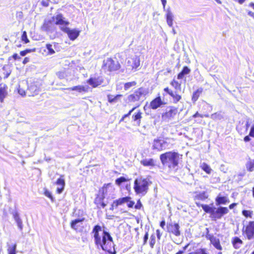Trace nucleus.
<instances>
[{"mask_svg":"<svg viewBox=\"0 0 254 254\" xmlns=\"http://www.w3.org/2000/svg\"><path fill=\"white\" fill-rule=\"evenodd\" d=\"M101 231L102 229L99 225H95L92 229L91 233L93 234L95 245L98 248H101L109 254H116L112 237L109 233L106 231H103L102 235H100Z\"/></svg>","mask_w":254,"mask_h":254,"instance_id":"nucleus-1","label":"nucleus"},{"mask_svg":"<svg viewBox=\"0 0 254 254\" xmlns=\"http://www.w3.org/2000/svg\"><path fill=\"white\" fill-rule=\"evenodd\" d=\"M148 93V90L145 88L140 87L135 90L132 93L128 95L125 99L127 103H135V106L133 107L127 114L124 115L120 120L125 121L129 117L134 110L140 106L139 102H142L145 98Z\"/></svg>","mask_w":254,"mask_h":254,"instance_id":"nucleus-2","label":"nucleus"},{"mask_svg":"<svg viewBox=\"0 0 254 254\" xmlns=\"http://www.w3.org/2000/svg\"><path fill=\"white\" fill-rule=\"evenodd\" d=\"M195 204L197 207H201L206 213L209 214L211 219L214 221L220 219L229 212V209L227 207H216L213 203L210 205L200 204L199 202H196Z\"/></svg>","mask_w":254,"mask_h":254,"instance_id":"nucleus-3","label":"nucleus"},{"mask_svg":"<svg viewBox=\"0 0 254 254\" xmlns=\"http://www.w3.org/2000/svg\"><path fill=\"white\" fill-rule=\"evenodd\" d=\"M182 155L175 151H167L160 155V159L163 166L169 170L177 168L182 159Z\"/></svg>","mask_w":254,"mask_h":254,"instance_id":"nucleus-4","label":"nucleus"},{"mask_svg":"<svg viewBox=\"0 0 254 254\" xmlns=\"http://www.w3.org/2000/svg\"><path fill=\"white\" fill-rule=\"evenodd\" d=\"M125 203H127V207L128 208H132L134 206L135 209L139 210L143 207L140 199L137 200L136 204L134 205L135 202L133 200H131V197L129 196H127L114 200L111 205L110 209L113 210L116 209L119 206L122 205Z\"/></svg>","mask_w":254,"mask_h":254,"instance_id":"nucleus-5","label":"nucleus"},{"mask_svg":"<svg viewBox=\"0 0 254 254\" xmlns=\"http://www.w3.org/2000/svg\"><path fill=\"white\" fill-rule=\"evenodd\" d=\"M149 185L146 179L138 178L134 181L133 189L136 194L145 195L148 191Z\"/></svg>","mask_w":254,"mask_h":254,"instance_id":"nucleus-6","label":"nucleus"},{"mask_svg":"<svg viewBox=\"0 0 254 254\" xmlns=\"http://www.w3.org/2000/svg\"><path fill=\"white\" fill-rule=\"evenodd\" d=\"M242 232L243 235L248 240L254 239V221H249L243 225Z\"/></svg>","mask_w":254,"mask_h":254,"instance_id":"nucleus-7","label":"nucleus"},{"mask_svg":"<svg viewBox=\"0 0 254 254\" xmlns=\"http://www.w3.org/2000/svg\"><path fill=\"white\" fill-rule=\"evenodd\" d=\"M121 67L120 64L118 61H115L111 58H107L104 60L102 68L109 71H116Z\"/></svg>","mask_w":254,"mask_h":254,"instance_id":"nucleus-8","label":"nucleus"},{"mask_svg":"<svg viewBox=\"0 0 254 254\" xmlns=\"http://www.w3.org/2000/svg\"><path fill=\"white\" fill-rule=\"evenodd\" d=\"M42 82L40 81H36L32 82L28 86L27 92L30 93L29 96L37 95L41 91Z\"/></svg>","mask_w":254,"mask_h":254,"instance_id":"nucleus-9","label":"nucleus"},{"mask_svg":"<svg viewBox=\"0 0 254 254\" xmlns=\"http://www.w3.org/2000/svg\"><path fill=\"white\" fill-rule=\"evenodd\" d=\"M180 227L178 223L170 222L167 225V231L170 235H173L176 237L181 235V232Z\"/></svg>","mask_w":254,"mask_h":254,"instance_id":"nucleus-10","label":"nucleus"},{"mask_svg":"<svg viewBox=\"0 0 254 254\" xmlns=\"http://www.w3.org/2000/svg\"><path fill=\"white\" fill-rule=\"evenodd\" d=\"M206 230L207 232L205 235L206 238L210 241L211 244H212L215 249L221 251L222 250V247L221 245L220 240L213 235L209 234L208 228L206 229Z\"/></svg>","mask_w":254,"mask_h":254,"instance_id":"nucleus-11","label":"nucleus"},{"mask_svg":"<svg viewBox=\"0 0 254 254\" xmlns=\"http://www.w3.org/2000/svg\"><path fill=\"white\" fill-rule=\"evenodd\" d=\"M54 20H55V24L59 25L60 29L62 30V27L64 28L67 27L69 22L65 19L63 15L59 13L52 17Z\"/></svg>","mask_w":254,"mask_h":254,"instance_id":"nucleus-12","label":"nucleus"},{"mask_svg":"<svg viewBox=\"0 0 254 254\" xmlns=\"http://www.w3.org/2000/svg\"><path fill=\"white\" fill-rule=\"evenodd\" d=\"M62 31L66 33L68 38L71 41L75 40L79 36L80 32L76 29H70L68 27L65 28L62 27Z\"/></svg>","mask_w":254,"mask_h":254,"instance_id":"nucleus-13","label":"nucleus"},{"mask_svg":"<svg viewBox=\"0 0 254 254\" xmlns=\"http://www.w3.org/2000/svg\"><path fill=\"white\" fill-rule=\"evenodd\" d=\"M84 220V218L73 220L70 222V226L76 232L82 231L84 228V226L82 225V222Z\"/></svg>","mask_w":254,"mask_h":254,"instance_id":"nucleus-14","label":"nucleus"},{"mask_svg":"<svg viewBox=\"0 0 254 254\" xmlns=\"http://www.w3.org/2000/svg\"><path fill=\"white\" fill-rule=\"evenodd\" d=\"M140 65V59L138 57L134 56L127 60V66L128 69H136Z\"/></svg>","mask_w":254,"mask_h":254,"instance_id":"nucleus-15","label":"nucleus"},{"mask_svg":"<svg viewBox=\"0 0 254 254\" xmlns=\"http://www.w3.org/2000/svg\"><path fill=\"white\" fill-rule=\"evenodd\" d=\"M105 196L101 194H97L94 199V203L98 209L104 208L107 206L104 199Z\"/></svg>","mask_w":254,"mask_h":254,"instance_id":"nucleus-16","label":"nucleus"},{"mask_svg":"<svg viewBox=\"0 0 254 254\" xmlns=\"http://www.w3.org/2000/svg\"><path fill=\"white\" fill-rule=\"evenodd\" d=\"M114 190L115 188L113 185L112 183H109L104 184L99 191L101 192V194L104 195V196H105L106 195H107L109 193L114 192Z\"/></svg>","mask_w":254,"mask_h":254,"instance_id":"nucleus-17","label":"nucleus"},{"mask_svg":"<svg viewBox=\"0 0 254 254\" xmlns=\"http://www.w3.org/2000/svg\"><path fill=\"white\" fill-rule=\"evenodd\" d=\"M55 184L57 186H60V187H58L57 188L56 190V193L58 194H61L64 191L65 185L64 176L63 175H61L60 178L57 180Z\"/></svg>","mask_w":254,"mask_h":254,"instance_id":"nucleus-18","label":"nucleus"},{"mask_svg":"<svg viewBox=\"0 0 254 254\" xmlns=\"http://www.w3.org/2000/svg\"><path fill=\"white\" fill-rule=\"evenodd\" d=\"M104 79L101 76L90 77L87 80V83L93 87L95 88L102 84Z\"/></svg>","mask_w":254,"mask_h":254,"instance_id":"nucleus-19","label":"nucleus"},{"mask_svg":"<svg viewBox=\"0 0 254 254\" xmlns=\"http://www.w3.org/2000/svg\"><path fill=\"white\" fill-rule=\"evenodd\" d=\"M42 29L43 31H45L47 32H53L55 31V27L51 20H48L45 21L43 26H42Z\"/></svg>","mask_w":254,"mask_h":254,"instance_id":"nucleus-20","label":"nucleus"},{"mask_svg":"<svg viewBox=\"0 0 254 254\" xmlns=\"http://www.w3.org/2000/svg\"><path fill=\"white\" fill-rule=\"evenodd\" d=\"M8 87L6 84H0V102L3 103L4 99L7 96Z\"/></svg>","mask_w":254,"mask_h":254,"instance_id":"nucleus-21","label":"nucleus"},{"mask_svg":"<svg viewBox=\"0 0 254 254\" xmlns=\"http://www.w3.org/2000/svg\"><path fill=\"white\" fill-rule=\"evenodd\" d=\"M215 202L217 205L221 204H226L229 202V199L226 196L221 195L219 194L215 198Z\"/></svg>","mask_w":254,"mask_h":254,"instance_id":"nucleus-22","label":"nucleus"},{"mask_svg":"<svg viewBox=\"0 0 254 254\" xmlns=\"http://www.w3.org/2000/svg\"><path fill=\"white\" fill-rule=\"evenodd\" d=\"M164 102L162 101L160 97H158L153 100L150 103V106L153 109H156L158 107L164 105Z\"/></svg>","mask_w":254,"mask_h":254,"instance_id":"nucleus-23","label":"nucleus"},{"mask_svg":"<svg viewBox=\"0 0 254 254\" xmlns=\"http://www.w3.org/2000/svg\"><path fill=\"white\" fill-rule=\"evenodd\" d=\"M231 243L235 249H239L243 244V241L238 237H234L231 239Z\"/></svg>","mask_w":254,"mask_h":254,"instance_id":"nucleus-24","label":"nucleus"},{"mask_svg":"<svg viewBox=\"0 0 254 254\" xmlns=\"http://www.w3.org/2000/svg\"><path fill=\"white\" fill-rule=\"evenodd\" d=\"M208 198V195L206 191H203L196 193L195 195L193 196L194 200H205Z\"/></svg>","mask_w":254,"mask_h":254,"instance_id":"nucleus-25","label":"nucleus"},{"mask_svg":"<svg viewBox=\"0 0 254 254\" xmlns=\"http://www.w3.org/2000/svg\"><path fill=\"white\" fill-rule=\"evenodd\" d=\"M142 113L140 111H138L137 113H135L132 116V121L135 123L134 125L135 126H140V120L142 118L141 117Z\"/></svg>","mask_w":254,"mask_h":254,"instance_id":"nucleus-26","label":"nucleus"},{"mask_svg":"<svg viewBox=\"0 0 254 254\" xmlns=\"http://www.w3.org/2000/svg\"><path fill=\"white\" fill-rule=\"evenodd\" d=\"M141 164L145 167H154L155 166V160L153 158L149 159H143L140 161Z\"/></svg>","mask_w":254,"mask_h":254,"instance_id":"nucleus-27","label":"nucleus"},{"mask_svg":"<svg viewBox=\"0 0 254 254\" xmlns=\"http://www.w3.org/2000/svg\"><path fill=\"white\" fill-rule=\"evenodd\" d=\"M190 68H189L187 66H185L182 71L179 73V74L177 75V78L178 79H183L185 75H188L190 73Z\"/></svg>","mask_w":254,"mask_h":254,"instance_id":"nucleus-28","label":"nucleus"},{"mask_svg":"<svg viewBox=\"0 0 254 254\" xmlns=\"http://www.w3.org/2000/svg\"><path fill=\"white\" fill-rule=\"evenodd\" d=\"M123 95L121 94H118L116 96L109 94L107 95L108 101L111 104L116 103L120 100V98Z\"/></svg>","mask_w":254,"mask_h":254,"instance_id":"nucleus-29","label":"nucleus"},{"mask_svg":"<svg viewBox=\"0 0 254 254\" xmlns=\"http://www.w3.org/2000/svg\"><path fill=\"white\" fill-rule=\"evenodd\" d=\"M63 89L64 90H71V91H77L79 92H86L87 88H86L84 86L82 85H77L75 86L72 87L67 88H63Z\"/></svg>","mask_w":254,"mask_h":254,"instance_id":"nucleus-30","label":"nucleus"},{"mask_svg":"<svg viewBox=\"0 0 254 254\" xmlns=\"http://www.w3.org/2000/svg\"><path fill=\"white\" fill-rule=\"evenodd\" d=\"M16 247L17 244L16 243L8 244L7 249V254H16Z\"/></svg>","mask_w":254,"mask_h":254,"instance_id":"nucleus-31","label":"nucleus"},{"mask_svg":"<svg viewBox=\"0 0 254 254\" xmlns=\"http://www.w3.org/2000/svg\"><path fill=\"white\" fill-rule=\"evenodd\" d=\"M202 91L203 89L200 87L198 88L195 91H194L193 93L191 100L193 103L195 102L198 100L200 95L202 92Z\"/></svg>","mask_w":254,"mask_h":254,"instance_id":"nucleus-32","label":"nucleus"},{"mask_svg":"<svg viewBox=\"0 0 254 254\" xmlns=\"http://www.w3.org/2000/svg\"><path fill=\"white\" fill-rule=\"evenodd\" d=\"M162 143L159 139H155L152 145V149L160 151L162 149Z\"/></svg>","mask_w":254,"mask_h":254,"instance_id":"nucleus-33","label":"nucleus"},{"mask_svg":"<svg viewBox=\"0 0 254 254\" xmlns=\"http://www.w3.org/2000/svg\"><path fill=\"white\" fill-rule=\"evenodd\" d=\"M246 167L248 172L254 171V159L249 158L246 164Z\"/></svg>","mask_w":254,"mask_h":254,"instance_id":"nucleus-34","label":"nucleus"},{"mask_svg":"<svg viewBox=\"0 0 254 254\" xmlns=\"http://www.w3.org/2000/svg\"><path fill=\"white\" fill-rule=\"evenodd\" d=\"M173 15L170 10L168 9L166 14V20L168 25L170 27H172L173 25Z\"/></svg>","mask_w":254,"mask_h":254,"instance_id":"nucleus-35","label":"nucleus"},{"mask_svg":"<svg viewBox=\"0 0 254 254\" xmlns=\"http://www.w3.org/2000/svg\"><path fill=\"white\" fill-rule=\"evenodd\" d=\"M2 69L3 71V74L5 75L4 78H7L11 73L9 65L7 64L4 65L2 68Z\"/></svg>","mask_w":254,"mask_h":254,"instance_id":"nucleus-36","label":"nucleus"},{"mask_svg":"<svg viewBox=\"0 0 254 254\" xmlns=\"http://www.w3.org/2000/svg\"><path fill=\"white\" fill-rule=\"evenodd\" d=\"M177 92L178 91H173V94L170 95L173 98L174 103H175L179 102L182 98L181 96L179 95Z\"/></svg>","mask_w":254,"mask_h":254,"instance_id":"nucleus-37","label":"nucleus"},{"mask_svg":"<svg viewBox=\"0 0 254 254\" xmlns=\"http://www.w3.org/2000/svg\"><path fill=\"white\" fill-rule=\"evenodd\" d=\"M200 168L207 174H210L211 172V169L209 166L205 163H203L200 166Z\"/></svg>","mask_w":254,"mask_h":254,"instance_id":"nucleus-38","label":"nucleus"},{"mask_svg":"<svg viewBox=\"0 0 254 254\" xmlns=\"http://www.w3.org/2000/svg\"><path fill=\"white\" fill-rule=\"evenodd\" d=\"M171 85L175 88L176 91L181 90V83H179L177 81H176L175 79H174L171 82Z\"/></svg>","mask_w":254,"mask_h":254,"instance_id":"nucleus-39","label":"nucleus"},{"mask_svg":"<svg viewBox=\"0 0 254 254\" xmlns=\"http://www.w3.org/2000/svg\"><path fill=\"white\" fill-rule=\"evenodd\" d=\"M223 117L221 112H217L211 115V118L213 120H221Z\"/></svg>","mask_w":254,"mask_h":254,"instance_id":"nucleus-40","label":"nucleus"},{"mask_svg":"<svg viewBox=\"0 0 254 254\" xmlns=\"http://www.w3.org/2000/svg\"><path fill=\"white\" fill-rule=\"evenodd\" d=\"M242 214L246 218H252L253 215V212L251 210H243L242 211Z\"/></svg>","mask_w":254,"mask_h":254,"instance_id":"nucleus-41","label":"nucleus"},{"mask_svg":"<svg viewBox=\"0 0 254 254\" xmlns=\"http://www.w3.org/2000/svg\"><path fill=\"white\" fill-rule=\"evenodd\" d=\"M128 181V179L124 177H121L115 180V183L118 186H120L122 183L127 182Z\"/></svg>","mask_w":254,"mask_h":254,"instance_id":"nucleus-42","label":"nucleus"},{"mask_svg":"<svg viewBox=\"0 0 254 254\" xmlns=\"http://www.w3.org/2000/svg\"><path fill=\"white\" fill-rule=\"evenodd\" d=\"M46 47L47 50V53L49 55H53L55 53L52 45L50 44H46Z\"/></svg>","mask_w":254,"mask_h":254,"instance_id":"nucleus-43","label":"nucleus"},{"mask_svg":"<svg viewBox=\"0 0 254 254\" xmlns=\"http://www.w3.org/2000/svg\"><path fill=\"white\" fill-rule=\"evenodd\" d=\"M136 82L134 81L127 82L124 85V89L125 90H128L131 87L136 85Z\"/></svg>","mask_w":254,"mask_h":254,"instance_id":"nucleus-44","label":"nucleus"},{"mask_svg":"<svg viewBox=\"0 0 254 254\" xmlns=\"http://www.w3.org/2000/svg\"><path fill=\"white\" fill-rule=\"evenodd\" d=\"M156 243V237L154 234H152L150 236L149 241V245L151 248L153 249Z\"/></svg>","mask_w":254,"mask_h":254,"instance_id":"nucleus-45","label":"nucleus"},{"mask_svg":"<svg viewBox=\"0 0 254 254\" xmlns=\"http://www.w3.org/2000/svg\"><path fill=\"white\" fill-rule=\"evenodd\" d=\"M44 194L45 196L50 198L52 202H54L55 201V199L53 197L51 193L47 189H44Z\"/></svg>","mask_w":254,"mask_h":254,"instance_id":"nucleus-46","label":"nucleus"},{"mask_svg":"<svg viewBox=\"0 0 254 254\" xmlns=\"http://www.w3.org/2000/svg\"><path fill=\"white\" fill-rule=\"evenodd\" d=\"M21 40L24 42V43H28L29 42L28 39L27 33L26 31H23L21 36Z\"/></svg>","mask_w":254,"mask_h":254,"instance_id":"nucleus-47","label":"nucleus"},{"mask_svg":"<svg viewBox=\"0 0 254 254\" xmlns=\"http://www.w3.org/2000/svg\"><path fill=\"white\" fill-rule=\"evenodd\" d=\"M148 239V232H146L144 237H143V245H145L146 244L147 240Z\"/></svg>","mask_w":254,"mask_h":254,"instance_id":"nucleus-48","label":"nucleus"},{"mask_svg":"<svg viewBox=\"0 0 254 254\" xmlns=\"http://www.w3.org/2000/svg\"><path fill=\"white\" fill-rule=\"evenodd\" d=\"M171 133L175 136L177 135H181L183 134L182 132L178 131L176 128H175L174 130L172 131Z\"/></svg>","mask_w":254,"mask_h":254,"instance_id":"nucleus-49","label":"nucleus"},{"mask_svg":"<svg viewBox=\"0 0 254 254\" xmlns=\"http://www.w3.org/2000/svg\"><path fill=\"white\" fill-rule=\"evenodd\" d=\"M13 216L14 220L16 221L19 220L20 219L19 214L17 212H14L13 214Z\"/></svg>","mask_w":254,"mask_h":254,"instance_id":"nucleus-50","label":"nucleus"},{"mask_svg":"<svg viewBox=\"0 0 254 254\" xmlns=\"http://www.w3.org/2000/svg\"><path fill=\"white\" fill-rule=\"evenodd\" d=\"M16 223H17V226L18 227V228L20 229V230H22V222L21 220V219L19 220H17L16 221Z\"/></svg>","mask_w":254,"mask_h":254,"instance_id":"nucleus-51","label":"nucleus"},{"mask_svg":"<svg viewBox=\"0 0 254 254\" xmlns=\"http://www.w3.org/2000/svg\"><path fill=\"white\" fill-rule=\"evenodd\" d=\"M164 90L165 92L169 95L173 94V91L170 89L168 87L165 88Z\"/></svg>","mask_w":254,"mask_h":254,"instance_id":"nucleus-52","label":"nucleus"},{"mask_svg":"<svg viewBox=\"0 0 254 254\" xmlns=\"http://www.w3.org/2000/svg\"><path fill=\"white\" fill-rule=\"evenodd\" d=\"M12 58L15 60H19V59H20L21 58L17 54H14L13 55H12Z\"/></svg>","mask_w":254,"mask_h":254,"instance_id":"nucleus-53","label":"nucleus"},{"mask_svg":"<svg viewBox=\"0 0 254 254\" xmlns=\"http://www.w3.org/2000/svg\"><path fill=\"white\" fill-rule=\"evenodd\" d=\"M156 235L157 239L159 240L161 238V234L160 233V231L159 230L157 229L156 230Z\"/></svg>","mask_w":254,"mask_h":254,"instance_id":"nucleus-54","label":"nucleus"},{"mask_svg":"<svg viewBox=\"0 0 254 254\" xmlns=\"http://www.w3.org/2000/svg\"><path fill=\"white\" fill-rule=\"evenodd\" d=\"M237 204H238V203H231V204H230V205H229V208L230 209H233L234 207H235L236 206H237Z\"/></svg>","mask_w":254,"mask_h":254,"instance_id":"nucleus-55","label":"nucleus"},{"mask_svg":"<svg viewBox=\"0 0 254 254\" xmlns=\"http://www.w3.org/2000/svg\"><path fill=\"white\" fill-rule=\"evenodd\" d=\"M165 221L164 220H163L162 221H161L160 222V227L164 229V227H165Z\"/></svg>","mask_w":254,"mask_h":254,"instance_id":"nucleus-56","label":"nucleus"},{"mask_svg":"<svg viewBox=\"0 0 254 254\" xmlns=\"http://www.w3.org/2000/svg\"><path fill=\"white\" fill-rule=\"evenodd\" d=\"M249 135L250 136L254 137V128H251V130L249 133Z\"/></svg>","mask_w":254,"mask_h":254,"instance_id":"nucleus-57","label":"nucleus"},{"mask_svg":"<svg viewBox=\"0 0 254 254\" xmlns=\"http://www.w3.org/2000/svg\"><path fill=\"white\" fill-rule=\"evenodd\" d=\"M26 53L27 54L28 53H30L32 52L35 51V49H26L25 50Z\"/></svg>","mask_w":254,"mask_h":254,"instance_id":"nucleus-58","label":"nucleus"},{"mask_svg":"<svg viewBox=\"0 0 254 254\" xmlns=\"http://www.w3.org/2000/svg\"><path fill=\"white\" fill-rule=\"evenodd\" d=\"M29 62V58L26 57L24 58V59L23 61V64H27V63H28Z\"/></svg>","mask_w":254,"mask_h":254,"instance_id":"nucleus-59","label":"nucleus"},{"mask_svg":"<svg viewBox=\"0 0 254 254\" xmlns=\"http://www.w3.org/2000/svg\"><path fill=\"white\" fill-rule=\"evenodd\" d=\"M161 1L162 3L163 4V8H164V9H165V6H166V3H167V0H161Z\"/></svg>","mask_w":254,"mask_h":254,"instance_id":"nucleus-60","label":"nucleus"},{"mask_svg":"<svg viewBox=\"0 0 254 254\" xmlns=\"http://www.w3.org/2000/svg\"><path fill=\"white\" fill-rule=\"evenodd\" d=\"M249 136H250V135H247V136H246L244 137V141L245 142H248V141H249L250 140V138Z\"/></svg>","mask_w":254,"mask_h":254,"instance_id":"nucleus-61","label":"nucleus"},{"mask_svg":"<svg viewBox=\"0 0 254 254\" xmlns=\"http://www.w3.org/2000/svg\"><path fill=\"white\" fill-rule=\"evenodd\" d=\"M202 117V115L199 114L198 112H196L195 114H194L193 115V118H196V117Z\"/></svg>","mask_w":254,"mask_h":254,"instance_id":"nucleus-62","label":"nucleus"},{"mask_svg":"<svg viewBox=\"0 0 254 254\" xmlns=\"http://www.w3.org/2000/svg\"><path fill=\"white\" fill-rule=\"evenodd\" d=\"M248 15L254 18V13L252 11H249L248 13Z\"/></svg>","mask_w":254,"mask_h":254,"instance_id":"nucleus-63","label":"nucleus"},{"mask_svg":"<svg viewBox=\"0 0 254 254\" xmlns=\"http://www.w3.org/2000/svg\"><path fill=\"white\" fill-rule=\"evenodd\" d=\"M20 56H25V55H27V54L26 53L25 51V50H24V51H21V52H20Z\"/></svg>","mask_w":254,"mask_h":254,"instance_id":"nucleus-64","label":"nucleus"}]
</instances>
